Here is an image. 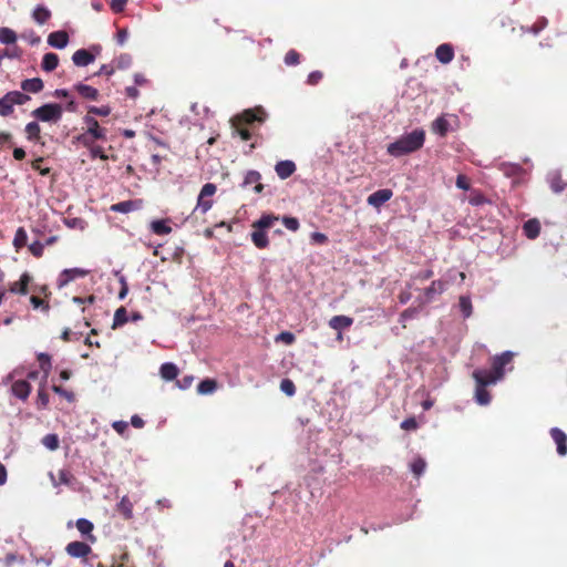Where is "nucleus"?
I'll return each mask as SVG.
<instances>
[{"label": "nucleus", "instance_id": "f257e3e1", "mask_svg": "<svg viewBox=\"0 0 567 567\" xmlns=\"http://www.w3.org/2000/svg\"><path fill=\"white\" fill-rule=\"evenodd\" d=\"M425 131L415 128L412 132L402 134L399 138L388 145L386 152L393 157L413 153L423 147Z\"/></svg>", "mask_w": 567, "mask_h": 567}, {"label": "nucleus", "instance_id": "f03ea898", "mask_svg": "<svg viewBox=\"0 0 567 567\" xmlns=\"http://www.w3.org/2000/svg\"><path fill=\"white\" fill-rule=\"evenodd\" d=\"M268 117V113L261 106L247 109L231 118V126L235 128L234 134L240 136L243 141H249L251 133L247 128H241V124H252L254 122L264 123Z\"/></svg>", "mask_w": 567, "mask_h": 567}, {"label": "nucleus", "instance_id": "7ed1b4c3", "mask_svg": "<svg viewBox=\"0 0 567 567\" xmlns=\"http://www.w3.org/2000/svg\"><path fill=\"white\" fill-rule=\"evenodd\" d=\"M40 122L58 123L63 115V107L58 103H45L31 112Z\"/></svg>", "mask_w": 567, "mask_h": 567}, {"label": "nucleus", "instance_id": "20e7f679", "mask_svg": "<svg viewBox=\"0 0 567 567\" xmlns=\"http://www.w3.org/2000/svg\"><path fill=\"white\" fill-rule=\"evenodd\" d=\"M101 53V45L93 44L89 50L86 49H79L75 51L72 55V62L76 66H87L89 64L93 63L96 59V55Z\"/></svg>", "mask_w": 567, "mask_h": 567}, {"label": "nucleus", "instance_id": "39448f33", "mask_svg": "<svg viewBox=\"0 0 567 567\" xmlns=\"http://www.w3.org/2000/svg\"><path fill=\"white\" fill-rule=\"evenodd\" d=\"M66 554L72 558H82V564L92 567L87 556L92 553L91 546L85 542H71L65 547Z\"/></svg>", "mask_w": 567, "mask_h": 567}, {"label": "nucleus", "instance_id": "423d86ee", "mask_svg": "<svg viewBox=\"0 0 567 567\" xmlns=\"http://www.w3.org/2000/svg\"><path fill=\"white\" fill-rule=\"evenodd\" d=\"M217 187L213 183H206L197 197V205L195 209H199L203 214L207 213L213 207V199L210 197L216 193Z\"/></svg>", "mask_w": 567, "mask_h": 567}, {"label": "nucleus", "instance_id": "0eeeda50", "mask_svg": "<svg viewBox=\"0 0 567 567\" xmlns=\"http://www.w3.org/2000/svg\"><path fill=\"white\" fill-rule=\"evenodd\" d=\"M87 274L89 270L79 267L63 269L56 279V287L62 289L75 279L84 278Z\"/></svg>", "mask_w": 567, "mask_h": 567}, {"label": "nucleus", "instance_id": "6e6552de", "mask_svg": "<svg viewBox=\"0 0 567 567\" xmlns=\"http://www.w3.org/2000/svg\"><path fill=\"white\" fill-rule=\"evenodd\" d=\"M473 379L475 380L477 385L487 386L496 383L501 378L496 374V372L492 369H476L473 371Z\"/></svg>", "mask_w": 567, "mask_h": 567}, {"label": "nucleus", "instance_id": "1a4fd4ad", "mask_svg": "<svg viewBox=\"0 0 567 567\" xmlns=\"http://www.w3.org/2000/svg\"><path fill=\"white\" fill-rule=\"evenodd\" d=\"M447 280L437 279L433 280L432 284L424 289V302H431L436 296L442 295L447 289Z\"/></svg>", "mask_w": 567, "mask_h": 567}, {"label": "nucleus", "instance_id": "9d476101", "mask_svg": "<svg viewBox=\"0 0 567 567\" xmlns=\"http://www.w3.org/2000/svg\"><path fill=\"white\" fill-rule=\"evenodd\" d=\"M514 353L509 350H506L493 358L492 368L501 379H503L505 373L504 367L512 361Z\"/></svg>", "mask_w": 567, "mask_h": 567}, {"label": "nucleus", "instance_id": "9b49d317", "mask_svg": "<svg viewBox=\"0 0 567 567\" xmlns=\"http://www.w3.org/2000/svg\"><path fill=\"white\" fill-rule=\"evenodd\" d=\"M393 192L390 188L378 189L369 195L367 203L372 207H380L391 199Z\"/></svg>", "mask_w": 567, "mask_h": 567}, {"label": "nucleus", "instance_id": "f8f14e48", "mask_svg": "<svg viewBox=\"0 0 567 567\" xmlns=\"http://www.w3.org/2000/svg\"><path fill=\"white\" fill-rule=\"evenodd\" d=\"M83 122L87 125V130L85 132L93 135V137H96V140H106V130L99 125L95 117L87 114L83 117Z\"/></svg>", "mask_w": 567, "mask_h": 567}, {"label": "nucleus", "instance_id": "ddd939ff", "mask_svg": "<svg viewBox=\"0 0 567 567\" xmlns=\"http://www.w3.org/2000/svg\"><path fill=\"white\" fill-rule=\"evenodd\" d=\"M550 436L556 443V450L559 456H565L567 454V435L566 433L557 427L554 426L550 429Z\"/></svg>", "mask_w": 567, "mask_h": 567}, {"label": "nucleus", "instance_id": "4468645a", "mask_svg": "<svg viewBox=\"0 0 567 567\" xmlns=\"http://www.w3.org/2000/svg\"><path fill=\"white\" fill-rule=\"evenodd\" d=\"M75 526L85 540L90 543L96 540V537L93 535L94 524L90 519L84 517L78 518Z\"/></svg>", "mask_w": 567, "mask_h": 567}, {"label": "nucleus", "instance_id": "2eb2a0df", "mask_svg": "<svg viewBox=\"0 0 567 567\" xmlns=\"http://www.w3.org/2000/svg\"><path fill=\"white\" fill-rule=\"evenodd\" d=\"M69 41V34L66 31L63 30L51 32L48 37V44L58 50L66 48Z\"/></svg>", "mask_w": 567, "mask_h": 567}, {"label": "nucleus", "instance_id": "dca6fc26", "mask_svg": "<svg viewBox=\"0 0 567 567\" xmlns=\"http://www.w3.org/2000/svg\"><path fill=\"white\" fill-rule=\"evenodd\" d=\"M261 174L258 171L249 169L246 172L241 187L255 185L254 190L256 194H260L264 190V185L260 183Z\"/></svg>", "mask_w": 567, "mask_h": 567}, {"label": "nucleus", "instance_id": "f3484780", "mask_svg": "<svg viewBox=\"0 0 567 567\" xmlns=\"http://www.w3.org/2000/svg\"><path fill=\"white\" fill-rule=\"evenodd\" d=\"M11 393L16 398L25 401L31 393V385L25 380H17L11 385Z\"/></svg>", "mask_w": 567, "mask_h": 567}, {"label": "nucleus", "instance_id": "a211bd4d", "mask_svg": "<svg viewBox=\"0 0 567 567\" xmlns=\"http://www.w3.org/2000/svg\"><path fill=\"white\" fill-rule=\"evenodd\" d=\"M353 323V319L348 316L338 315L330 319L329 326L333 330L339 332V338H341V332L348 328H350Z\"/></svg>", "mask_w": 567, "mask_h": 567}, {"label": "nucleus", "instance_id": "6ab92c4d", "mask_svg": "<svg viewBox=\"0 0 567 567\" xmlns=\"http://www.w3.org/2000/svg\"><path fill=\"white\" fill-rule=\"evenodd\" d=\"M547 183L549 184L550 189L555 194H559L565 190L567 187V183H564L561 179V174L559 171H551L547 175Z\"/></svg>", "mask_w": 567, "mask_h": 567}, {"label": "nucleus", "instance_id": "aec40b11", "mask_svg": "<svg viewBox=\"0 0 567 567\" xmlns=\"http://www.w3.org/2000/svg\"><path fill=\"white\" fill-rule=\"evenodd\" d=\"M275 172L281 179L290 177L296 172V164L290 159L279 161L275 165Z\"/></svg>", "mask_w": 567, "mask_h": 567}, {"label": "nucleus", "instance_id": "412c9836", "mask_svg": "<svg viewBox=\"0 0 567 567\" xmlns=\"http://www.w3.org/2000/svg\"><path fill=\"white\" fill-rule=\"evenodd\" d=\"M435 56L442 64L450 63L454 59V49L452 44H440L435 50Z\"/></svg>", "mask_w": 567, "mask_h": 567}, {"label": "nucleus", "instance_id": "4be33fe9", "mask_svg": "<svg viewBox=\"0 0 567 567\" xmlns=\"http://www.w3.org/2000/svg\"><path fill=\"white\" fill-rule=\"evenodd\" d=\"M141 207V203L138 200H123L111 206V210L120 214H128L134 212Z\"/></svg>", "mask_w": 567, "mask_h": 567}, {"label": "nucleus", "instance_id": "5701e85b", "mask_svg": "<svg viewBox=\"0 0 567 567\" xmlns=\"http://www.w3.org/2000/svg\"><path fill=\"white\" fill-rule=\"evenodd\" d=\"M450 130L451 125L445 114L437 116L432 123V131L441 137L446 136Z\"/></svg>", "mask_w": 567, "mask_h": 567}, {"label": "nucleus", "instance_id": "b1692460", "mask_svg": "<svg viewBox=\"0 0 567 567\" xmlns=\"http://www.w3.org/2000/svg\"><path fill=\"white\" fill-rule=\"evenodd\" d=\"M523 234L528 239H536L540 234V223L536 218L528 219L523 224Z\"/></svg>", "mask_w": 567, "mask_h": 567}, {"label": "nucleus", "instance_id": "393cba45", "mask_svg": "<svg viewBox=\"0 0 567 567\" xmlns=\"http://www.w3.org/2000/svg\"><path fill=\"white\" fill-rule=\"evenodd\" d=\"M31 278L28 272H23L20 276V279L18 281H14L10 285L9 291L11 293H18V295H27L28 292V285L30 282Z\"/></svg>", "mask_w": 567, "mask_h": 567}, {"label": "nucleus", "instance_id": "a878e982", "mask_svg": "<svg viewBox=\"0 0 567 567\" xmlns=\"http://www.w3.org/2000/svg\"><path fill=\"white\" fill-rule=\"evenodd\" d=\"M150 229L153 234L158 236L168 235L172 233V227L169 226V219H155L150 224Z\"/></svg>", "mask_w": 567, "mask_h": 567}, {"label": "nucleus", "instance_id": "bb28decb", "mask_svg": "<svg viewBox=\"0 0 567 567\" xmlns=\"http://www.w3.org/2000/svg\"><path fill=\"white\" fill-rule=\"evenodd\" d=\"M161 378L165 381H173L178 375V368L173 362H164L159 368Z\"/></svg>", "mask_w": 567, "mask_h": 567}, {"label": "nucleus", "instance_id": "cd10ccee", "mask_svg": "<svg viewBox=\"0 0 567 567\" xmlns=\"http://www.w3.org/2000/svg\"><path fill=\"white\" fill-rule=\"evenodd\" d=\"M43 86V81L40 78L25 79L21 82V89L29 93H39Z\"/></svg>", "mask_w": 567, "mask_h": 567}, {"label": "nucleus", "instance_id": "c85d7f7f", "mask_svg": "<svg viewBox=\"0 0 567 567\" xmlns=\"http://www.w3.org/2000/svg\"><path fill=\"white\" fill-rule=\"evenodd\" d=\"M74 90L86 100L95 101L99 96V91L95 87L81 82L74 84Z\"/></svg>", "mask_w": 567, "mask_h": 567}, {"label": "nucleus", "instance_id": "c756f323", "mask_svg": "<svg viewBox=\"0 0 567 567\" xmlns=\"http://www.w3.org/2000/svg\"><path fill=\"white\" fill-rule=\"evenodd\" d=\"M117 511L123 515V517L127 520L134 517L133 515V503L128 498V496L124 495L120 502L116 504Z\"/></svg>", "mask_w": 567, "mask_h": 567}, {"label": "nucleus", "instance_id": "7c9ffc66", "mask_svg": "<svg viewBox=\"0 0 567 567\" xmlns=\"http://www.w3.org/2000/svg\"><path fill=\"white\" fill-rule=\"evenodd\" d=\"M499 171L506 177H518L524 172V168L517 163H502L499 165Z\"/></svg>", "mask_w": 567, "mask_h": 567}, {"label": "nucleus", "instance_id": "2f4dec72", "mask_svg": "<svg viewBox=\"0 0 567 567\" xmlns=\"http://www.w3.org/2000/svg\"><path fill=\"white\" fill-rule=\"evenodd\" d=\"M4 95L13 106L23 105L31 100L30 95L21 91H9Z\"/></svg>", "mask_w": 567, "mask_h": 567}, {"label": "nucleus", "instance_id": "473e14b6", "mask_svg": "<svg viewBox=\"0 0 567 567\" xmlns=\"http://www.w3.org/2000/svg\"><path fill=\"white\" fill-rule=\"evenodd\" d=\"M37 358L39 360V367L43 372V380L47 381V378L52 369L51 355L47 352H39Z\"/></svg>", "mask_w": 567, "mask_h": 567}, {"label": "nucleus", "instance_id": "72a5a7b5", "mask_svg": "<svg viewBox=\"0 0 567 567\" xmlns=\"http://www.w3.org/2000/svg\"><path fill=\"white\" fill-rule=\"evenodd\" d=\"M32 18L38 24L42 25L51 18V12L47 7L39 4L34 8Z\"/></svg>", "mask_w": 567, "mask_h": 567}, {"label": "nucleus", "instance_id": "f704fd0d", "mask_svg": "<svg viewBox=\"0 0 567 567\" xmlns=\"http://www.w3.org/2000/svg\"><path fill=\"white\" fill-rule=\"evenodd\" d=\"M59 65V56L55 53L49 52L43 55L41 68L45 72L54 71Z\"/></svg>", "mask_w": 567, "mask_h": 567}, {"label": "nucleus", "instance_id": "c9c22d12", "mask_svg": "<svg viewBox=\"0 0 567 567\" xmlns=\"http://www.w3.org/2000/svg\"><path fill=\"white\" fill-rule=\"evenodd\" d=\"M58 476H59V482H56L54 476H53V474L50 473V477H51L52 484L54 486H59L61 484L62 485H71L72 482L74 481V476L66 468L60 470L59 473H58Z\"/></svg>", "mask_w": 567, "mask_h": 567}, {"label": "nucleus", "instance_id": "e433bc0d", "mask_svg": "<svg viewBox=\"0 0 567 567\" xmlns=\"http://www.w3.org/2000/svg\"><path fill=\"white\" fill-rule=\"evenodd\" d=\"M45 382L43 380V383L40 384L38 392H37V408L39 410H45L49 405V394L45 391Z\"/></svg>", "mask_w": 567, "mask_h": 567}, {"label": "nucleus", "instance_id": "4c0bfd02", "mask_svg": "<svg viewBox=\"0 0 567 567\" xmlns=\"http://www.w3.org/2000/svg\"><path fill=\"white\" fill-rule=\"evenodd\" d=\"M251 240L257 248H266L269 245V239L265 230L256 229L251 233Z\"/></svg>", "mask_w": 567, "mask_h": 567}, {"label": "nucleus", "instance_id": "58836bf2", "mask_svg": "<svg viewBox=\"0 0 567 567\" xmlns=\"http://www.w3.org/2000/svg\"><path fill=\"white\" fill-rule=\"evenodd\" d=\"M25 134H27V138L31 142H38L40 140V133H41V127L38 123V120L37 121H33V122H29L27 125H25Z\"/></svg>", "mask_w": 567, "mask_h": 567}, {"label": "nucleus", "instance_id": "ea45409f", "mask_svg": "<svg viewBox=\"0 0 567 567\" xmlns=\"http://www.w3.org/2000/svg\"><path fill=\"white\" fill-rule=\"evenodd\" d=\"M425 470H426V462L421 456L414 457L413 461L410 463V471L417 478L424 474Z\"/></svg>", "mask_w": 567, "mask_h": 567}, {"label": "nucleus", "instance_id": "a19ab883", "mask_svg": "<svg viewBox=\"0 0 567 567\" xmlns=\"http://www.w3.org/2000/svg\"><path fill=\"white\" fill-rule=\"evenodd\" d=\"M217 389V382L214 379H205L197 385V392L202 395L212 394Z\"/></svg>", "mask_w": 567, "mask_h": 567}, {"label": "nucleus", "instance_id": "79ce46f5", "mask_svg": "<svg viewBox=\"0 0 567 567\" xmlns=\"http://www.w3.org/2000/svg\"><path fill=\"white\" fill-rule=\"evenodd\" d=\"M130 321V316L124 307L116 309L113 318L112 329L122 327Z\"/></svg>", "mask_w": 567, "mask_h": 567}, {"label": "nucleus", "instance_id": "37998d69", "mask_svg": "<svg viewBox=\"0 0 567 567\" xmlns=\"http://www.w3.org/2000/svg\"><path fill=\"white\" fill-rule=\"evenodd\" d=\"M16 41H17V34L12 29L7 28V27L0 28V43L10 45V44L16 43Z\"/></svg>", "mask_w": 567, "mask_h": 567}, {"label": "nucleus", "instance_id": "c03bdc74", "mask_svg": "<svg viewBox=\"0 0 567 567\" xmlns=\"http://www.w3.org/2000/svg\"><path fill=\"white\" fill-rule=\"evenodd\" d=\"M458 307H460V310H461L464 319H467L472 316L473 306H472V300L468 296L460 297Z\"/></svg>", "mask_w": 567, "mask_h": 567}, {"label": "nucleus", "instance_id": "a18cd8bd", "mask_svg": "<svg viewBox=\"0 0 567 567\" xmlns=\"http://www.w3.org/2000/svg\"><path fill=\"white\" fill-rule=\"evenodd\" d=\"M475 401H476L480 405H487V404H489V402H491V394H489V392L486 390V386L477 385V384H476V389H475Z\"/></svg>", "mask_w": 567, "mask_h": 567}, {"label": "nucleus", "instance_id": "49530a36", "mask_svg": "<svg viewBox=\"0 0 567 567\" xmlns=\"http://www.w3.org/2000/svg\"><path fill=\"white\" fill-rule=\"evenodd\" d=\"M28 241V234L23 227H19L16 230L14 238H13V246L17 250L23 248L27 245Z\"/></svg>", "mask_w": 567, "mask_h": 567}, {"label": "nucleus", "instance_id": "de8ad7c7", "mask_svg": "<svg viewBox=\"0 0 567 567\" xmlns=\"http://www.w3.org/2000/svg\"><path fill=\"white\" fill-rule=\"evenodd\" d=\"M468 203L470 205L472 206H482L484 204H489L491 200L481 192L478 190H474L472 192L470 198H468Z\"/></svg>", "mask_w": 567, "mask_h": 567}, {"label": "nucleus", "instance_id": "09e8293b", "mask_svg": "<svg viewBox=\"0 0 567 567\" xmlns=\"http://www.w3.org/2000/svg\"><path fill=\"white\" fill-rule=\"evenodd\" d=\"M278 218L272 215H262L255 224L254 227L260 230H265L266 228L271 227L275 220Z\"/></svg>", "mask_w": 567, "mask_h": 567}, {"label": "nucleus", "instance_id": "8fccbe9b", "mask_svg": "<svg viewBox=\"0 0 567 567\" xmlns=\"http://www.w3.org/2000/svg\"><path fill=\"white\" fill-rule=\"evenodd\" d=\"M420 313V310L419 308H415V307H409L406 308L405 310H403L400 315V318H399V321L405 326V322L406 321H410L414 318H416Z\"/></svg>", "mask_w": 567, "mask_h": 567}, {"label": "nucleus", "instance_id": "3c124183", "mask_svg": "<svg viewBox=\"0 0 567 567\" xmlns=\"http://www.w3.org/2000/svg\"><path fill=\"white\" fill-rule=\"evenodd\" d=\"M132 61L133 59L131 54L121 53L115 60L116 68L120 70H126L132 65Z\"/></svg>", "mask_w": 567, "mask_h": 567}, {"label": "nucleus", "instance_id": "603ef678", "mask_svg": "<svg viewBox=\"0 0 567 567\" xmlns=\"http://www.w3.org/2000/svg\"><path fill=\"white\" fill-rule=\"evenodd\" d=\"M42 444L50 451H54L59 447V437L54 433L47 434L42 439Z\"/></svg>", "mask_w": 567, "mask_h": 567}, {"label": "nucleus", "instance_id": "864d4df0", "mask_svg": "<svg viewBox=\"0 0 567 567\" xmlns=\"http://www.w3.org/2000/svg\"><path fill=\"white\" fill-rule=\"evenodd\" d=\"M13 113V105L10 101L3 95L0 97V116L7 117Z\"/></svg>", "mask_w": 567, "mask_h": 567}, {"label": "nucleus", "instance_id": "5fc2aeb1", "mask_svg": "<svg viewBox=\"0 0 567 567\" xmlns=\"http://www.w3.org/2000/svg\"><path fill=\"white\" fill-rule=\"evenodd\" d=\"M94 140H96V137H93V135H90L87 132H84L74 137V142L83 145L86 148H90L94 144Z\"/></svg>", "mask_w": 567, "mask_h": 567}, {"label": "nucleus", "instance_id": "6e6d98bb", "mask_svg": "<svg viewBox=\"0 0 567 567\" xmlns=\"http://www.w3.org/2000/svg\"><path fill=\"white\" fill-rule=\"evenodd\" d=\"M280 390L288 396L296 393V385L290 379H282L280 382Z\"/></svg>", "mask_w": 567, "mask_h": 567}, {"label": "nucleus", "instance_id": "4d7b16f0", "mask_svg": "<svg viewBox=\"0 0 567 567\" xmlns=\"http://www.w3.org/2000/svg\"><path fill=\"white\" fill-rule=\"evenodd\" d=\"M44 247L45 244L43 241L34 240L29 245V250L34 257L40 258L43 255Z\"/></svg>", "mask_w": 567, "mask_h": 567}, {"label": "nucleus", "instance_id": "13d9d810", "mask_svg": "<svg viewBox=\"0 0 567 567\" xmlns=\"http://www.w3.org/2000/svg\"><path fill=\"white\" fill-rule=\"evenodd\" d=\"M300 55L296 50H289L285 55V64L288 66H295L299 64Z\"/></svg>", "mask_w": 567, "mask_h": 567}, {"label": "nucleus", "instance_id": "bf43d9fd", "mask_svg": "<svg viewBox=\"0 0 567 567\" xmlns=\"http://www.w3.org/2000/svg\"><path fill=\"white\" fill-rule=\"evenodd\" d=\"M52 391L54 393H56L58 395L60 396H63L68 402L72 403L75 399L74 396V393L69 391V390H65L63 389L62 386H59V385H52Z\"/></svg>", "mask_w": 567, "mask_h": 567}, {"label": "nucleus", "instance_id": "052dcab7", "mask_svg": "<svg viewBox=\"0 0 567 567\" xmlns=\"http://www.w3.org/2000/svg\"><path fill=\"white\" fill-rule=\"evenodd\" d=\"M282 224L284 226L291 230V231H297L299 229V220L296 218V217H284L282 218Z\"/></svg>", "mask_w": 567, "mask_h": 567}, {"label": "nucleus", "instance_id": "680f3d73", "mask_svg": "<svg viewBox=\"0 0 567 567\" xmlns=\"http://www.w3.org/2000/svg\"><path fill=\"white\" fill-rule=\"evenodd\" d=\"M89 152H90V157L92 159H95V158H100V159H106L107 156L105 155L103 148L99 145H92L90 148H89Z\"/></svg>", "mask_w": 567, "mask_h": 567}, {"label": "nucleus", "instance_id": "e2e57ef3", "mask_svg": "<svg viewBox=\"0 0 567 567\" xmlns=\"http://www.w3.org/2000/svg\"><path fill=\"white\" fill-rule=\"evenodd\" d=\"M89 113L99 115V116H107L111 113V107L107 105L102 106H89Z\"/></svg>", "mask_w": 567, "mask_h": 567}, {"label": "nucleus", "instance_id": "0e129e2a", "mask_svg": "<svg viewBox=\"0 0 567 567\" xmlns=\"http://www.w3.org/2000/svg\"><path fill=\"white\" fill-rule=\"evenodd\" d=\"M81 337V332H73L70 328H65L61 333V339L66 342L72 340H79Z\"/></svg>", "mask_w": 567, "mask_h": 567}, {"label": "nucleus", "instance_id": "69168bd1", "mask_svg": "<svg viewBox=\"0 0 567 567\" xmlns=\"http://www.w3.org/2000/svg\"><path fill=\"white\" fill-rule=\"evenodd\" d=\"M419 427V423L414 416L408 417L401 422V429L405 431H414Z\"/></svg>", "mask_w": 567, "mask_h": 567}, {"label": "nucleus", "instance_id": "338daca9", "mask_svg": "<svg viewBox=\"0 0 567 567\" xmlns=\"http://www.w3.org/2000/svg\"><path fill=\"white\" fill-rule=\"evenodd\" d=\"M547 19L542 17L539 18L536 23L529 28V32L534 33V34H538L542 30H544L546 27H547Z\"/></svg>", "mask_w": 567, "mask_h": 567}, {"label": "nucleus", "instance_id": "774afa93", "mask_svg": "<svg viewBox=\"0 0 567 567\" xmlns=\"http://www.w3.org/2000/svg\"><path fill=\"white\" fill-rule=\"evenodd\" d=\"M194 381V377L192 374L184 375L182 379L177 380V386L181 390H187Z\"/></svg>", "mask_w": 567, "mask_h": 567}]
</instances>
